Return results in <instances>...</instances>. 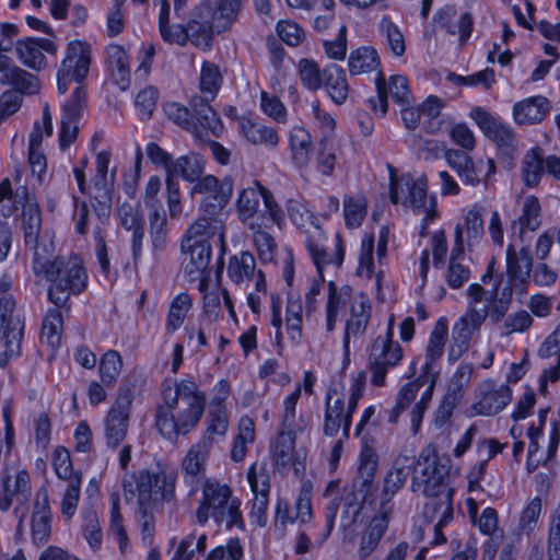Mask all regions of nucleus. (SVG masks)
Wrapping results in <instances>:
<instances>
[{"mask_svg":"<svg viewBox=\"0 0 560 560\" xmlns=\"http://www.w3.org/2000/svg\"><path fill=\"white\" fill-rule=\"evenodd\" d=\"M467 308L452 328L454 346L448 357L457 360L468 349L469 342L487 318L492 324L500 323L512 303V288L508 285L499 294L498 288L487 291L481 284L472 283L467 289Z\"/></svg>","mask_w":560,"mask_h":560,"instance_id":"nucleus-1","label":"nucleus"},{"mask_svg":"<svg viewBox=\"0 0 560 560\" xmlns=\"http://www.w3.org/2000/svg\"><path fill=\"white\" fill-rule=\"evenodd\" d=\"M165 405L156 409V428L167 440L187 434L200 421L206 406V396L190 380L178 382L174 388L163 392Z\"/></svg>","mask_w":560,"mask_h":560,"instance_id":"nucleus-2","label":"nucleus"},{"mask_svg":"<svg viewBox=\"0 0 560 560\" xmlns=\"http://www.w3.org/2000/svg\"><path fill=\"white\" fill-rule=\"evenodd\" d=\"M420 472L411 479V490L421 491L428 498H440L442 515L433 529H443L453 520V490L448 487L452 462L447 456H440L432 447H425L418 457Z\"/></svg>","mask_w":560,"mask_h":560,"instance_id":"nucleus-3","label":"nucleus"},{"mask_svg":"<svg viewBox=\"0 0 560 560\" xmlns=\"http://www.w3.org/2000/svg\"><path fill=\"white\" fill-rule=\"evenodd\" d=\"M33 271L51 282L48 299L57 307H67L71 294H80L86 287L88 276L78 257L68 260L57 257L47 259L39 250L34 253Z\"/></svg>","mask_w":560,"mask_h":560,"instance_id":"nucleus-4","label":"nucleus"},{"mask_svg":"<svg viewBox=\"0 0 560 560\" xmlns=\"http://www.w3.org/2000/svg\"><path fill=\"white\" fill-rule=\"evenodd\" d=\"M200 490L201 498L195 511L198 525H205L212 520L217 525H224L226 529L244 528L241 500L233 494L230 485L209 477L201 481Z\"/></svg>","mask_w":560,"mask_h":560,"instance_id":"nucleus-5","label":"nucleus"},{"mask_svg":"<svg viewBox=\"0 0 560 560\" xmlns=\"http://www.w3.org/2000/svg\"><path fill=\"white\" fill-rule=\"evenodd\" d=\"M124 495L127 501L137 495L138 510H159L164 503L175 500V479L165 472L151 474L141 470L122 480Z\"/></svg>","mask_w":560,"mask_h":560,"instance_id":"nucleus-6","label":"nucleus"},{"mask_svg":"<svg viewBox=\"0 0 560 560\" xmlns=\"http://www.w3.org/2000/svg\"><path fill=\"white\" fill-rule=\"evenodd\" d=\"M304 233L305 247L318 272V279H314L312 281L311 287L305 294V307L310 313L316 310V296L320 293V287L325 281L323 268L330 264L340 267L345 258V248L340 234H337L335 252L328 253L324 247V242L326 240L325 232L319 225H314L312 231H305Z\"/></svg>","mask_w":560,"mask_h":560,"instance_id":"nucleus-7","label":"nucleus"},{"mask_svg":"<svg viewBox=\"0 0 560 560\" xmlns=\"http://www.w3.org/2000/svg\"><path fill=\"white\" fill-rule=\"evenodd\" d=\"M91 65V48L81 40H72L66 49V57L57 72V86L60 94H65L72 81L77 86H84Z\"/></svg>","mask_w":560,"mask_h":560,"instance_id":"nucleus-8","label":"nucleus"},{"mask_svg":"<svg viewBox=\"0 0 560 560\" xmlns=\"http://www.w3.org/2000/svg\"><path fill=\"white\" fill-rule=\"evenodd\" d=\"M402 355L401 346L393 340L390 322L386 338L377 337L369 354L368 366L371 372V383L375 386H384L387 373L401 361Z\"/></svg>","mask_w":560,"mask_h":560,"instance_id":"nucleus-9","label":"nucleus"},{"mask_svg":"<svg viewBox=\"0 0 560 560\" xmlns=\"http://www.w3.org/2000/svg\"><path fill=\"white\" fill-rule=\"evenodd\" d=\"M132 400L133 393L130 387L120 386L116 400L104 420L107 446L115 448L126 438Z\"/></svg>","mask_w":560,"mask_h":560,"instance_id":"nucleus-10","label":"nucleus"},{"mask_svg":"<svg viewBox=\"0 0 560 560\" xmlns=\"http://www.w3.org/2000/svg\"><path fill=\"white\" fill-rule=\"evenodd\" d=\"M483 135L493 141L502 155L512 158L517 148V139L513 129L492 116L482 107H475L469 114Z\"/></svg>","mask_w":560,"mask_h":560,"instance_id":"nucleus-11","label":"nucleus"},{"mask_svg":"<svg viewBox=\"0 0 560 560\" xmlns=\"http://www.w3.org/2000/svg\"><path fill=\"white\" fill-rule=\"evenodd\" d=\"M378 457L375 451L364 445L359 456L358 475L351 485V491L345 497L343 503L353 505L362 511L371 492L374 477L377 470Z\"/></svg>","mask_w":560,"mask_h":560,"instance_id":"nucleus-12","label":"nucleus"},{"mask_svg":"<svg viewBox=\"0 0 560 560\" xmlns=\"http://www.w3.org/2000/svg\"><path fill=\"white\" fill-rule=\"evenodd\" d=\"M421 467L419 466L418 459L413 457L402 455L396 458L393 468L387 472L383 490L380 499L378 511L386 512V514L393 516L394 503L392 502L393 497L402 488L408 476L412 472V477L420 472Z\"/></svg>","mask_w":560,"mask_h":560,"instance_id":"nucleus-13","label":"nucleus"},{"mask_svg":"<svg viewBox=\"0 0 560 560\" xmlns=\"http://www.w3.org/2000/svg\"><path fill=\"white\" fill-rule=\"evenodd\" d=\"M186 28L188 42L200 49L210 48L217 32V21L211 7L205 2L196 5L189 14Z\"/></svg>","mask_w":560,"mask_h":560,"instance_id":"nucleus-14","label":"nucleus"},{"mask_svg":"<svg viewBox=\"0 0 560 560\" xmlns=\"http://www.w3.org/2000/svg\"><path fill=\"white\" fill-rule=\"evenodd\" d=\"M86 105V91L77 86L71 98L63 105L59 131V145L61 150L70 147L79 133V119Z\"/></svg>","mask_w":560,"mask_h":560,"instance_id":"nucleus-15","label":"nucleus"},{"mask_svg":"<svg viewBox=\"0 0 560 560\" xmlns=\"http://www.w3.org/2000/svg\"><path fill=\"white\" fill-rule=\"evenodd\" d=\"M392 520L393 516L384 511L375 512L358 537L357 558L359 560H369L377 551Z\"/></svg>","mask_w":560,"mask_h":560,"instance_id":"nucleus-16","label":"nucleus"},{"mask_svg":"<svg viewBox=\"0 0 560 560\" xmlns=\"http://www.w3.org/2000/svg\"><path fill=\"white\" fill-rule=\"evenodd\" d=\"M372 304L369 296L360 293L354 296L350 305V316L346 322L343 335V355L347 361L350 357V339L364 335L371 319Z\"/></svg>","mask_w":560,"mask_h":560,"instance_id":"nucleus-17","label":"nucleus"},{"mask_svg":"<svg viewBox=\"0 0 560 560\" xmlns=\"http://www.w3.org/2000/svg\"><path fill=\"white\" fill-rule=\"evenodd\" d=\"M477 401L472 408L479 416H494L502 411L512 398V390L508 385L498 386L493 381L479 384Z\"/></svg>","mask_w":560,"mask_h":560,"instance_id":"nucleus-18","label":"nucleus"},{"mask_svg":"<svg viewBox=\"0 0 560 560\" xmlns=\"http://www.w3.org/2000/svg\"><path fill=\"white\" fill-rule=\"evenodd\" d=\"M247 479L254 493L250 516L258 526L264 527L267 524V509L270 491L269 474L265 467L257 469V466L253 465L247 472Z\"/></svg>","mask_w":560,"mask_h":560,"instance_id":"nucleus-19","label":"nucleus"},{"mask_svg":"<svg viewBox=\"0 0 560 560\" xmlns=\"http://www.w3.org/2000/svg\"><path fill=\"white\" fill-rule=\"evenodd\" d=\"M210 450L205 443L197 442L189 448L182 460L183 481L190 488L189 497L197 492L200 478L205 479L206 463Z\"/></svg>","mask_w":560,"mask_h":560,"instance_id":"nucleus-20","label":"nucleus"},{"mask_svg":"<svg viewBox=\"0 0 560 560\" xmlns=\"http://www.w3.org/2000/svg\"><path fill=\"white\" fill-rule=\"evenodd\" d=\"M19 60L27 68L40 70L45 67L46 57L43 54H56L57 46L49 39L37 37H25L18 39L14 44Z\"/></svg>","mask_w":560,"mask_h":560,"instance_id":"nucleus-21","label":"nucleus"},{"mask_svg":"<svg viewBox=\"0 0 560 560\" xmlns=\"http://www.w3.org/2000/svg\"><path fill=\"white\" fill-rule=\"evenodd\" d=\"M542 222L541 206L537 197L527 196L522 205L521 214L511 222V234L521 243L526 242L528 232H536Z\"/></svg>","mask_w":560,"mask_h":560,"instance_id":"nucleus-22","label":"nucleus"},{"mask_svg":"<svg viewBox=\"0 0 560 560\" xmlns=\"http://www.w3.org/2000/svg\"><path fill=\"white\" fill-rule=\"evenodd\" d=\"M456 9L454 5H445L440 9L433 18L436 27L445 30L450 35H459V46L463 47L469 39L472 28L474 19L471 13H464L457 21Z\"/></svg>","mask_w":560,"mask_h":560,"instance_id":"nucleus-23","label":"nucleus"},{"mask_svg":"<svg viewBox=\"0 0 560 560\" xmlns=\"http://www.w3.org/2000/svg\"><path fill=\"white\" fill-rule=\"evenodd\" d=\"M402 180L409 194L406 200L410 203L415 212L425 214L421 231V235L424 236L429 222L433 221L436 217L435 198L431 197L428 199L427 183L424 180H412L410 177L404 178Z\"/></svg>","mask_w":560,"mask_h":560,"instance_id":"nucleus-24","label":"nucleus"},{"mask_svg":"<svg viewBox=\"0 0 560 560\" xmlns=\"http://www.w3.org/2000/svg\"><path fill=\"white\" fill-rule=\"evenodd\" d=\"M0 84L14 85L26 94H35L39 90L37 78L15 66L13 60L4 54H0Z\"/></svg>","mask_w":560,"mask_h":560,"instance_id":"nucleus-25","label":"nucleus"},{"mask_svg":"<svg viewBox=\"0 0 560 560\" xmlns=\"http://www.w3.org/2000/svg\"><path fill=\"white\" fill-rule=\"evenodd\" d=\"M183 250H188L190 259L186 264L185 272L190 277V280H205L209 277L208 270L211 259V245L209 241L201 238L191 243L182 244Z\"/></svg>","mask_w":560,"mask_h":560,"instance_id":"nucleus-26","label":"nucleus"},{"mask_svg":"<svg viewBox=\"0 0 560 560\" xmlns=\"http://www.w3.org/2000/svg\"><path fill=\"white\" fill-rule=\"evenodd\" d=\"M31 529L32 539L36 545H43L48 541L51 533V511L48 492L45 489L36 494Z\"/></svg>","mask_w":560,"mask_h":560,"instance_id":"nucleus-27","label":"nucleus"},{"mask_svg":"<svg viewBox=\"0 0 560 560\" xmlns=\"http://www.w3.org/2000/svg\"><path fill=\"white\" fill-rule=\"evenodd\" d=\"M444 158L447 165L457 174L465 185L477 186L481 182L478 162L467 152L457 149H446Z\"/></svg>","mask_w":560,"mask_h":560,"instance_id":"nucleus-28","label":"nucleus"},{"mask_svg":"<svg viewBox=\"0 0 560 560\" xmlns=\"http://www.w3.org/2000/svg\"><path fill=\"white\" fill-rule=\"evenodd\" d=\"M550 103L545 96H532L513 106V118L518 125L540 122L549 113Z\"/></svg>","mask_w":560,"mask_h":560,"instance_id":"nucleus-29","label":"nucleus"},{"mask_svg":"<svg viewBox=\"0 0 560 560\" xmlns=\"http://www.w3.org/2000/svg\"><path fill=\"white\" fill-rule=\"evenodd\" d=\"M214 97L208 94L194 95L190 100L194 120L198 124L200 130H210L214 136H219L223 126L217 112L211 107L210 103Z\"/></svg>","mask_w":560,"mask_h":560,"instance_id":"nucleus-30","label":"nucleus"},{"mask_svg":"<svg viewBox=\"0 0 560 560\" xmlns=\"http://www.w3.org/2000/svg\"><path fill=\"white\" fill-rule=\"evenodd\" d=\"M533 268V257L528 246H523L518 252L513 244L506 248V272L512 282L526 284Z\"/></svg>","mask_w":560,"mask_h":560,"instance_id":"nucleus-31","label":"nucleus"},{"mask_svg":"<svg viewBox=\"0 0 560 560\" xmlns=\"http://www.w3.org/2000/svg\"><path fill=\"white\" fill-rule=\"evenodd\" d=\"M447 332L448 329L445 319H439L430 334L421 372H440L438 362L444 354Z\"/></svg>","mask_w":560,"mask_h":560,"instance_id":"nucleus-32","label":"nucleus"},{"mask_svg":"<svg viewBox=\"0 0 560 560\" xmlns=\"http://www.w3.org/2000/svg\"><path fill=\"white\" fill-rule=\"evenodd\" d=\"M463 228L457 225L455 229V245L452 249L451 261L446 271L445 280L451 289H459L470 278V271L467 267L457 262V256L464 252Z\"/></svg>","mask_w":560,"mask_h":560,"instance_id":"nucleus-33","label":"nucleus"},{"mask_svg":"<svg viewBox=\"0 0 560 560\" xmlns=\"http://www.w3.org/2000/svg\"><path fill=\"white\" fill-rule=\"evenodd\" d=\"M301 393L302 385L298 384L295 389L283 400L280 432L298 434L306 430L308 425L306 419L302 415L296 417V404L301 397Z\"/></svg>","mask_w":560,"mask_h":560,"instance_id":"nucleus-34","label":"nucleus"},{"mask_svg":"<svg viewBox=\"0 0 560 560\" xmlns=\"http://www.w3.org/2000/svg\"><path fill=\"white\" fill-rule=\"evenodd\" d=\"M323 85L330 98L338 105L346 102L349 93V85L345 70L331 63L323 70Z\"/></svg>","mask_w":560,"mask_h":560,"instance_id":"nucleus-35","label":"nucleus"},{"mask_svg":"<svg viewBox=\"0 0 560 560\" xmlns=\"http://www.w3.org/2000/svg\"><path fill=\"white\" fill-rule=\"evenodd\" d=\"M295 439L296 434L279 431L272 445L273 464L282 472H287L294 465Z\"/></svg>","mask_w":560,"mask_h":560,"instance_id":"nucleus-36","label":"nucleus"},{"mask_svg":"<svg viewBox=\"0 0 560 560\" xmlns=\"http://www.w3.org/2000/svg\"><path fill=\"white\" fill-rule=\"evenodd\" d=\"M206 422L207 429L205 435L199 442L205 443L206 446L212 448L220 439L224 438L229 428V419L225 408L221 404L211 408Z\"/></svg>","mask_w":560,"mask_h":560,"instance_id":"nucleus-37","label":"nucleus"},{"mask_svg":"<svg viewBox=\"0 0 560 560\" xmlns=\"http://www.w3.org/2000/svg\"><path fill=\"white\" fill-rule=\"evenodd\" d=\"M234 183L231 176L223 177V187L212 195L205 196L200 201V210L205 215L215 219L229 203L233 194Z\"/></svg>","mask_w":560,"mask_h":560,"instance_id":"nucleus-38","label":"nucleus"},{"mask_svg":"<svg viewBox=\"0 0 560 560\" xmlns=\"http://www.w3.org/2000/svg\"><path fill=\"white\" fill-rule=\"evenodd\" d=\"M206 167L205 159L195 152L179 156L171 167V176L179 174L186 182L194 183L203 175Z\"/></svg>","mask_w":560,"mask_h":560,"instance_id":"nucleus-39","label":"nucleus"},{"mask_svg":"<svg viewBox=\"0 0 560 560\" xmlns=\"http://www.w3.org/2000/svg\"><path fill=\"white\" fill-rule=\"evenodd\" d=\"M332 394H337L336 389H328L326 395V408L324 417V434L327 436H336L341 423L343 424L345 413V401L343 398L338 397L334 401Z\"/></svg>","mask_w":560,"mask_h":560,"instance_id":"nucleus-40","label":"nucleus"},{"mask_svg":"<svg viewBox=\"0 0 560 560\" xmlns=\"http://www.w3.org/2000/svg\"><path fill=\"white\" fill-rule=\"evenodd\" d=\"M292 160L298 167H304L310 161L312 137L304 128L295 126L290 131Z\"/></svg>","mask_w":560,"mask_h":560,"instance_id":"nucleus-41","label":"nucleus"},{"mask_svg":"<svg viewBox=\"0 0 560 560\" xmlns=\"http://www.w3.org/2000/svg\"><path fill=\"white\" fill-rule=\"evenodd\" d=\"M166 117L183 129L191 132L199 141H203V136L198 124L194 120L191 112L177 102L166 103L163 107Z\"/></svg>","mask_w":560,"mask_h":560,"instance_id":"nucleus-42","label":"nucleus"},{"mask_svg":"<svg viewBox=\"0 0 560 560\" xmlns=\"http://www.w3.org/2000/svg\"><path fill=\"white\" fill-rule=\"evenodd\" d=\"M211 7L217 21V33L225 31L236 19L242 0H205Z\"/></svg>","mask_w":560,"mask_h":560,"instance_id":"nucleus-43","label":"nucleus"},{"mask_svg":"<svg viewBox=\"0 0 560 560\" xmlns=\"http://www.w3.org/2000/svg\"><path fill=\"white\" fill-rule=\"evenodd\" d=\"M2 490L11 502L16 500L21 505H25L32 493L31 477L26 470H19L15 475L13 485L10 477L2 478Z\"/></svg>","mask_w":560,"mask_h":560,"instance_id":"nucleus-44","label":"nucleus"},{"mask_svg":"<svg viewBox=\"0 0 560 560\" xmlns=\"http://www.w3.org/2000/svg\"><path fill=\"white\" fill-rule=\"evenodd\" d=\"M241 129L244 137L253 144L276 148L279 143L278 132L262 124L245 120L241 124Z\"/></svg>","mask_w":560,"mask_h":560,"instance_id":"nucleus-45","label":"nucleus"},{"mask_svg":"<svg viewBox=\"0 0 560 560\" xmlns=\"http://www.w3.org/2000/svg\"><path fill=\"white\" fill-rule=\"evenodd\" d=\"M350 287H343L341 290H338L336 283L334 281L328 282V296L326 302V330L328 332L334 331L337 323V316L339 312L343 308L346 301L343 299L345 295H349Z\"/></svg>","mask_w":560,"mask_h":560,"instance_id":"nucleus-46","label":"nucleus"},{"mask_svg":"<svg viewBox=\"0 0 560 560\" xmlns=\"http://www.w3.org/2000/svg\"><path fill=\"white\" fill-rule=\"evenodd\" d=\"M378 55L371 47H360L351 51L348 60L351 75L371 72L378 67Z\"/></svg>","mask_w":560,"mask_h":560,"instance_id":"nucleus-47","label":"nucleus"},{"mask_svg":"<svg viewBox=\"0 0 560 560\" xmlns=\"http://www.w3.org/2000/svg\"><path fill=\"white\" fill-rule=\"evenodd\" d=\"M256 269V260L252 253L245 250L240 256H232L228 266V276L230 279L238 284L244 279H250Z\"/></svg>","mask_w":560,"mask_h":560,"instance_id":"nucleus-48","label":"nucleus"},{"mask_svg":"<svg viewBox=\"0 0 560 560\" xmlns=\"http://www.w3.org/2000/svg\"><path fill=\"white\" fill-rule=\"evenodd\" d=\"M60 308H49L43 320L40 339L51 348L58 347L61 340L63 322Z\"/></svg>","mask_w":560,"mask_h":560,"instance_id":"nucleus-49","label":"nucleus"},{"mask_svg":"<svg viewBox=\"0 0 560 560\" xmlns=\"http://www.w3.org/2000/svg\"><path fill=\"white\" fill-rule=\"evenodd\" d=\"M191 306L192 300L188 293H178L172 300L166 318V331L168 334H174L179 329Z\"/></svg>","mask_w":560,"mask_h":560,"instance_id":"nucleus-50","label":"nucleus"},{"mask_svg":"<svg viewBox=\"0 0 560 560\" xmlns=\"http://www.w3.org/2000/svg\"><path fill=\"white\" fill-rule=\"evenodd\" d=\"M261 190L254 185L253 187L243 188L236 199V212L238 219L246 223L257 213Z\"/></svg>","mask_w":560,"mask_h":560,"instance_id":"nucleus-51","label":"nucleus"},{"mask_svg":"<svg viewBox=\"0 0 560 560\" xmlns=\"http://www.w3.org/2000/svg\"><path fill=\"white\" fill-rule=\"evenodd\" d=\"M150 241L153 254L162 253L167 244L166 215L163 210L154 209L149 215Z\"/></svg>","mask_w":560,"mask_h":560,"instance_id":"nucleus-52","label":"nucleus"},{"mask_svg":"<svg viewBox=\"0 0 560 560\" xmlns=\"http://www.w3.org/2000/svg\"><path fill=\"white\" fill-rule=\"evenodd\" d=\"M22 225L24 231V241L27 246L38 250V236L42 229V213L39 206L27 208L22 212Z\"/></svg>","mask_w":560,"mask_h":560,"instance_id":"nucleus-53","label":"nucleus"},{"mask_svg":"<svg viewBox=\"0 0 560 560\" xmlns=\"http://www.w3.org/2000/svg\"><path fill=\"white\" fill-rule=\"evenodd\" d=\"M107 65L117 82L125 83L129 78L128 57L125 49L116 44H110L106 48Z\"/></svg>","mask_w":560,"mask_h":560,"instance_id":"nucleus-54","label":"nucleus"},{"mask_svg":"<svg viewBox=\"0 0 560 560\" xmlns=\"http://www.w3.org/2000/svg\"><path fill=\"white\" fill-rule=\"evenodd\" d=\"M544 172H546L545 160L539 156V149L530 150L523 160L522 174L525 185L536 186Z\"/></svg>","mask_w":560,"mask_h":560,"instance_id":"nucleus-55","label":"nucleus"},{"mask_svg":"<svg viewBox=\"0 0 560 560\" xmlns=\"http://www.w3.org/2000/svg\"><path fill=\"white\" fill-rule=\"evenodd\" d=\"M255 439L254 422L246 418L241 420L240 432L236 435L233 447L231 450V458L238 463L242 462L247 452V444Z\"/></svg>","mask_w":560,"mask_h":560,"instance_id":"nucleus-56","label":"nucleus"},{"mask_svg":"<svg viewBox=\"0 0 560 560\" xmlns=\"http://www.w3.org/2000/svg\"><path fill=\"white\" fill-rule=\"evenodd\" d=\"M122 369V359L115 350L103 354L100 362V374L104 385L113 386Z\"/></svg>","mask_w":560,"mask_h":560,"instance_id":"nucleus-57","label":"nucleus"},{"mask_svg":"<svg viewBox=\"0 0 560 560\" xmlns=\"http://www.w3.org/2000/svg\"><path fill=\"white\" fill-rule=\"evenodd\" d=\"M200 91L210 97H215L222 85V74L220 68L210 61H203L200 70Z\"/></svg>","mask_w":560,"mask_h":560,"instance_id":"nucleus-58","label":"nucleus"},{"mask_svg":"<svg viewBox=\"0 0 560 560\" xmlns=\"http://www.w3.org/2000/svg\"><path fill=\"white\" fill-rule=\"evenodd\" d=\"M365 387V373L360 372L352 381L347 411L343 417L342 433L346 439L349 438L352 415L357 408L358 401L363 396Z\"/></svg>","mask_w":560,"mask_h":560,"instance_id":"nucleus-59","label":"nucleus"},{"mask_svg":"<svg viewBox=\"0 0 560 560\" xmlns=\"http://www.w3.org/2000/svg\"><path fill=\"white\" fill-rule=\"evenodd\" d=\"M109 532L115 536L118 541L121 552L128 547V536L122 523V516L119 511V493L113 492L110 494V526Z\"/></svg>","mask_w":560,"mask_h":560,"instance_id":"nucleus-60","label":"nucleus"},{"mask_svg":"<svg viewBox=\"0 0 560 560\" xmlns=\"http://www.w3.org/2000/svg\"><path fill=\"white\" fill-rule=\"evenodd\" d=\"M250 229L254 232V241L259 258L265 262L272 261L277 252L275 238L268 232L264 231L259 224L250 223Z\"/></svg>","mask_w":560,"mask_h":560,"instance_id":"nucleus-61","label":"nucleus"},{"mask_svg":"<svg viewBox=\"0 0 560 560\" xmlns=\"http://www.w3.org/2000/svg\"><path fill=\"white\" fill-rule=\"evenodd\" d=\"M81 483L82 474H78L74 478H71V480L68 481V486L61 501V513L67 520H70L75 514L80 499Z\"/></svg>","mask_w":560,"mask_h":560,"instance_id":"nucleus-62","label":"nucleus"},{"mask_svg":"<svg viewBox=\"0 0 560 560\" xmlns=\"http://www.w3.org/2000/svg\"><path fill=\"white\" fill-rule=\"evenodd\" d=\"M343 212L346 224L350 228H357L361 224L366 213V202L363 197H345Z\"/></svg>","mask_w":560,"mask_h":560,"instance_id":"nucleus-63","label":"nucleus"},{"mask_svg":"<svg viewBox=\"0 0 560 560\" xmlns=\"http://www.w3.org/2000/svg\"><path fill=\"white\" fill-rule=\"evenodd\" d=\"M548 559L560 560V502L551 514L548 530Z\"/></svg>","mask_w":560,"mask_h":560,"instance_id":"nucleus-64","label":"nucleus"}]
</instances>
